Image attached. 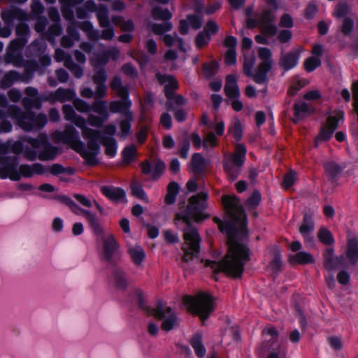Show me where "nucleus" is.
Here are the masks:
<instances>
[{
  "mask_svg": "<svg viewBox=\"0 0 358 358\" xmlns=\"http://www.w3.org/2000/svg\"><path fill=\"white\" fill-rule=\"evenodd\" d=\"M48 141V137L45 134H40L36 138H29L27 140L34 149L37 150H41Z\"/></svg>",
  "mask_w": 358,
  "mask_h": 358,
  "instance_id": "obj_54",
  "label": "nucleus"
},
{
  "mask_svg": "<svg viewBox=\"0 0 358 358\" xmlns=\"http://www.w3.org/2000/svg\"><path fill=\"white\" fill-rule=\"evenodd\" d=\"M64 66L67 68L76 78H80L83 76V69L80 66L73 62L72 57H69L66 61H65Z\"/></svg>",
  "mask_w": 358,
  "mask_h": 358,
  "instance_id": "obj_53",
  "label": "nucleus"
},
{
  "mask_svg": "<svg viewBox=\"0 0 358 358\" xmlns=\"http://www.w3.org/2000/svg\"><path fill=\"white\" fill-rule=\"evenodd\" d=\"M27 43V38H18L11 41L8 45V50L10 52H17L22 50Z\"/></svg>",
  "mask_w": 358,
  "mask_h": 358,
  "instance_id": "obj_62",
  "label": "nucleus"
},
{
  "mask_svg": "<svg viewBox=\"0 0 358 358\" xmlns=\"http://www.w3.org/2000/svg\"><path fill=\"white\" fill-rule=\"evenodd\" d=\"M124 117L125 118L120 122V129L122 136H127L130 133L131 122L134 120V115L132 112H127Z\"/></svg>",
  "mask_w": 358,
  "mask_h": 358,
  "instance_id": "obj_36",
  "label": "nucleus"
},
{
  "mask_svg": "<svg viewBox=\"0 0 358 358\" xmlns=\"http://www.w3.org/2000/svg\"><path fill=\"white\" fill-rule=\"evenodd\" d=\"M222 204L225 214L236 226L240 232L241 238H246V215L239 198L236 195L224 194L222 196Z\"/></svg>",
  "mask_w": 358,
  "mask_h": 358,
  "instance_id": "obj_3",
  "label": "nucleus"
},
{
  "mask_svg": "<svg viewBox=\"0 0 358 358\" xmlns=\"http://www.w3.org/2000/svg\"><path fill=\"white\" fill-rule=\"evenodd\" d=\"M22 104L27 111H30L29 110L32 108L40 109L41 107V100L37 97L34 99L24 97L22 100Z\"/></svg>",
  "mask_w": 358,
  "mask_h": 358,
  "instance_id": "obj_55",
  "label": "nucleus"
},
{
  "mask_svg": "<svg viewBox=\"0 0 358 358\" xmlns=\"http://www.w3.org/2000/svg\"><path fill=\"white\" fill-rule=\"evenodd\" d=\"M258 56L263 61L259 64V73L256 75V83L266 84L268 83L267 73L272 68L271 52L267 48H259Z\"/></svg>",
  "mask_w": 358,
  "mask_h": 358,
  "instance_id": "obj_10",
  "label": "nucleus"
},
{
  "mask_svg": "<svg viewBox=\"0 0 358 358\" xmlns=\"http://www.w3.org/2000/svg\"><path fill=\"white\" fill-rule=\"evenodd\" d=\"M96 17L100 27H108L110 25V20L108 10L106 6H100L96 10Z\"/></svg>",
  "mask_w": 358,
  "mask_h": 358,
  "instance_id": "obj_44",
  "label": "nucleus"
},
{
  "mask_svg": "<svg viewBox=\"0 0 358 358\" xmlns=\"http://www.w3.org/2000/svg\"><path fill=\"white\" fill-rule=\"evenodd\" d=\"M31 78V72L28 69H25V74L20 75L16 71H9L4 74L0 82V87L6 90L10 87L15 82L22 81L28 83Z\"/></svg>",
  "mask_w": 358,
  "mask_h": 358,
  "instance_id": "obj_16",
  "label": "nucleus"
},
{
  "mask_svg": "<svg viewBox=\"0 0 358 358\" xmlns=\"http://www.w3.org/2000/svg\"><path fill=\"white\" fill-rule=\"evenodd\" d=\"M166 169V165L163 161L159 159L155 160L154 168L152 173V179L153 180H158L163 174Z\"/></svg>",
  "mask_w": 358,
  "mask_h": 358,
  "instance_id": "obj_52",
  "label": "nucleus"
},
{
  "mask_svg": "<svg viewBox=\"0 0 358 358\" xmlns=\"http://www.w3.org/2000/svg\"><path fill=\"white\" fill-rule=\"evenodd\" d=\"M113 278L115 280V286L118 289H125L127 286V280L125 278V273L120 269H115L113 272Z\"/></svg>",
  "mask_w": 358,
  "mask_h": 358,
  "instance_id": "obj_48",
  "label": "nucleus"
},
{
  "mask_svg": "<svg viewBox=\"0 0 358 358\" xmlns=\"http://www.w3.org/2000/svg\"><path fill=\"white\" fill-rule=\"evenodd\" d=\"M185 103L186 100L182 95L173 94L171 99H167L165 105L167 110L173 111L176 106H182Z\"/></svg>",
  "mask_w": 358,
  "mask_h": 358,
  "instance_id": "obj_41",
  "label": "nucleus"
},
{
  "mask_svg": "<svg viewBox=\"0 0 358 358\" xmlns=\"http://www.w3.org/2000/svg\"><path fill=\"white\" fill-rule=\"evenodd\" d=\"M128 252L132 261L136 265H140L145 257L143 250L139 246L131 248Z\"/></svg>",
  "mask_w": 358,
  "mask_h": 358,
  "instance_id": "obj_46",
  "label": "nucleus"
},
{
  "mask_svg": "<svg viewBox=\"0 0 358 358\" xmlns=\"http://www.w3.org/2000/svg\"><path fill=\"white\" fill-rule=\"evenodd\" d=\"M1 17L7 26H10L15 19L19 20H26L27 19V13L19 8L5 10L1 12Z\"/></svg>",
  "mask_w": 358,
  "mask_h": 358,
  "instance_id": "obj_22",
  "label": "nucleus"
},
{
  "mask_svg": "<svg viewBox=\"0 0 358 358\" xmlns=\"http://www.w3.org/2000/svg\"><path fill=\"white\" fill-rule=\"evenodd\" d=\"M325 173L331 178L336 177L342 171L341 167L334 162H327L323 164Z\"/></svg>",
  "mask_w": 358,
  "mask_h": 358,
  "instance_id": "obj_45",
  "label": "nucleus"
},
{
  "mask_svg": "<svg viewBox=\"0 0 358 358\" xmlns=\"http://www.w3.org/2000/svg\"><path fill=\"white\" fill-rule=\"evenodd\" d=\"M296 178V173L292 170L289 171L284 176L282 187L285 189H288L294 184Z\"/></svg>",
  "mask_w": 358,
  "mask_h": 358,
  "instance_id": "obj_59",
  "label": "nucleus"
},
{
  "mask_svg": "<svg viewBox=\"0 0 358 358\" xmlns=\"http://www.w3.org/2000/svg\"><path fill=\"white\" fill-rule=\"evenodd\" d=\"M110 87L119 98L124 99L129 98V88L127 85H122V80L119 76H114L112 78Z\"/></svg>",
  "mask_w": 358,
  "mask_h": 358,
  "instance_id": "obj_26",
  "label": "nucleus"
},
{
  "mask_svg": "<svg viewBox=\"0 0 358 358\" xmlns=\"http://www.w3.org/2000/svg\"><path fill=\"white\" fill-rule=\"evenodd\" d=\"M152 16L155 20L166 21L172 17V14L167 8L163 9L160 7H155L152 10Z\"/></svg>",
  "mask_w": 358,
  "mask_h": 358,
  "instance_id": "obj_47",
  "label": "nucleus"
},
{
  "mask_svg": "<svg viewBox=\"0 0 358 358\" xmlns=\"http://www.w3.org/2000/svg\"><path fill=\"white\" fill-rule=\"evenodd\" d=\"M99 141L106 148L105 153L106 155L109 157L115 156L116 153V141L114 138L102 136L99 131V137L95 140V143L99 146L97 143Z\"/></svg>",
  "mask_w": 358,
  "mask_h": 358,
  "instance_id": "obj_29",
  "label": "nucleus"
},
{
  "mask_svg": "<svg viewBox=\"0 0 358 358\" xmlns=\"http://www.w3.org/2000/svg\"><path fill=\"white\" fill-rule=\"evenodd\" d=\"M210 41V35L205 33L203 31L199 32L195 39V43L198 48H202L206 45Z\"/></svg>",
  "mask_w": 358,
  "mask_h": 358,
  "instance_id": "obj_64",
  "label": "nucleus"
},
{
  "mask_svg": "<svg viewBox=\"0 0 358 358\" xmlns=\"http://www.w3.org/2000/svg\"><path fill=\"white\" fill-rule=\"evenodd\" d=\"M317 236L318 240L326 245H332L335 242L331 232L324 227H322L318 229Z\"/></svg>",
  "mask_w": 358,
  "mask_h": 358,
  "instance_id": "obj_35",
  "label": "nucleus"
},
{
  "mask_svg": "<svg viewBox=\"0 0 358 358\" xmlns=\"http://www.w3.org/2000/svg\"><path fill=\"white\" fill-rule=\"evenodd\" d=\"M62 112L64 117L66 120L71 121L75 125L81 129L83 137L87 141V146L90 150H97L99 146L95 143V140L99 137V131L87 127L86 120L76 115L72 106L64 105Z\"/></svg>",
  "mask_w": 358,
  "mask_h": 358,
  "instance_id": "obj_7",
  "label": "nucleus"
},
{
  "mask_svg": "<svg viewBox=\"0 0 358 358\" xmlns=\"http://www.w3.org/2000/svg\"><path fill=\"white\" fill-rule=\"evenodd\" d=\"M260 33L275 36L278 29L275 24V15L271 9H264L257 16Z\"/></svg>",
  "mask_w": 358,
  "mask_h": 358,
  "instance_id": "obj_13",
  "label": "nucleus"
},
{
  "mask_svg": "<svg viewBox=\"0 0 358 358\" xmlns=\"http://www.w3.org/2000/svg\"><path fill=\"white\" fill-rule=\"evenodd\" d=\"M173 25L169 22H164L160 24L155 23L151 25L152 31L156 35H162L171 31Z\"/></svg>",
  "mask_w": 358,
  "mask_h": 358,
  "instance_id": "obj_51",
  "label": "nucleus"
},
{
  "mask_svg": "<svg viewBox=\"0 0 358 358\" xmlns=\"http://www.w3.org/2000/svg\"><path fill=\"white\" fill-rule=\"evenodd\" d=\"M8 113L10 116L17 120L18 125L26 131L41 129L47 123L45 114L40 113L36 115L31 111L22 112L16 106H10L8 108Z\"/></svg>",
  "mask_w": 358,
  "mask_h": 358,
  "instance_id": "obj_6",
  "label": "nucleus"
},
{
  "mask_svg": "<svg viewBox=\"0 0 358 358\" xmlns=\"http://www.w3.org/2000/svg\"><path fill=\"white\" fill-rule=\"evenodd\" d=\"M15 34L18 38H27L29 35V27L24 22L19 23L15 28Z\"/></svg>",
  "mask_w": 358,
  "mask_h": 358,
  "instance_id": "obj_63",
  "label": "nucleus"
},
{
  "mask_svg": "<svg viewBox=\"0 0 358 358\" xmlns=\"http://www.w3.org/2000/svg\"><path fill=\"white\" fill-rule=\"evenodd\" d=\"M315 228V223L313 220L312 214L305 213L303 217L301 224L299 227V232L302 236H308V234H311Z\"/></svg>",
  "mask_w": 358,
  "mask_h": 358,
  "instance_id": "obj_34",
  "label": "nucleus"
},
{
  "mask_svg": "<svg viewBox=\"0 0 358 358\" xmlns=\"http://www.w3.org/2000/svg\"><path fill=\"white\" fill-rule=\"evenodd\" d=\"M91 110L99 114V115L104 117L105 119H108L109 113L106 108V102L102 100L96 99L92 103L91 106Z\"/></svg>",
  "mask_w": 358,
  "mask_h": 358,
  "instance_id": "obj_42",
  "label": "nucleus"
},
{
  "mask_svg": "<svg viewBox=\"0 0 358 358\" xmlns=\"http://www.w3.org/2000/svg\"><path fill=\"white\" fill-rule=\"evenodd\" d=\"M130 187L131 194L132 196L142 200L146 203L149 202L148 197L143 190L142 185L139 182L133 181Z\"/></svg>",
  "mask_w": 358,
  "mask_h": 358,
  "instance_id": "obj_38",
  "label": "nucleus"
},
{
  "mask_svg": "<svg viewBox=\"0 0 358 358\" xmlns=\"http://www.w3.org/2000/svg\"><path fill=\"white\" fill-rule=\"evenodd\" d=\"M101 192L109 200L115 202L126 203V193L120 187L112 185H104L101 187Z\"/></svg>",
  "mask_w": 358,
  "mask_h": 358,
  "instance_id": "obj_19",
  "label": "nucleus"
},
{
  "mask_svg": "<svg viewBox=\"0 0 358 358\" xmlns=\"http://www.w3.org/2000/svg\"><path fill=\"white\" fill-rule=\"evenodd\" d=\"M155 78L159 85H164V92L166 99H171L175 92L179 89V83L173 75L158 72L155 74Z\"/></svg>",
  "mask_w": 358,
  "mask_h": 358,
  "instance_id": "obj_14",
  "label": "nucleus"
},
{
  "mask_svg": "<svg viewBox=\"0 0 358 358\" xmlns=\"http://www.w3.org/2000/svg\"><path fill=\"white\" fill-rule=\"evenodd\" d=\"M346 255L350 262L355 264L358 260V238H350L348 240Z\"/></svg>",
  "mask_w": 358,
  "mask_h": 358,
  "instance_id": "obj_30",
  "label": "nucleus"
},
{
  "mask_svg": "<svg viewBox=\"0 0 358 358\" xmlns=\"http://www.w3.org/2000/svg\"><path fill=\"white\" fill-rule=\"evenodd\" d=\"M236 45L237 40L232 36H227L223 41V45L227 48L224 55V63L227 66H234L236 64Z\"/></svg>",
  "mask_w": 358,
  "mask_h": 358,
  "instance_id": "obj_18",
  "label": "nucleus"
},
{
  "mask_svg": "<svg viewBox=\"0 0 358 358\" xmlns=\"http://www.w3.org/2000/svg\"><path fill=\"white\" fill-rule=\"evenodd\" d=\"M218 68V62L215 60H212L210 62L204 63L202 65L203 76L206 78H213L217 72Z\"/></svg>",
  "mask_w": 358,
  "mask_h": 358,
  "instance_id": "obj_39",
  "label": "nucleus"
},
{
  "mask_svg": "<svg viewBox=\"0 0 358 358\" xmlns=\"http://www.w3.org/2000/svg\"><path fill=\"white\" fill-rule=\"evenodd\" d=\"M288 262L291 264H298L301 265L313 264L315 259L313 255L306 252H298L294 255L289 256Z\"/></svg>",
  "mask_w": 358,
  "mask_h": 358,
  "instance_id": "obj_28",
  "label": "nucleus"
},
{
  "mask_svg": "<svg viewBox=\"0 0 358 358\" xmlns=\"http://www.w3.org/2000/svg\"><path fill=\"white\" fill-rule=\"evenodd\" d=\"M175 221L181 220L185 224L183 229L184 243L182 246L183 255L182 261L189 262L196 257L200 252L201 237L197 229L192 225L190 217L187 215L176 213Z\"/></svg>",
  "mask_w": 358,
  "mask_h": 358,
  "instance_id": "obj_2",
  "label": "nucleus"
},
{
  "mask_svg": "<svg viewBox=\"0 0 358 358\" xmlns=\"http://www.w3.org/2000/svg\"><path fill=\"white\" fill-rule=\"evenodd\" d=\"M0 164L2 166L0 169L1 178L5 179L9 178L10 180L15 181H17L20 179V173L17 169L18 165L17 157H0Z\"/></svg>",
  "mask_w": 358,
  "mask_h": 358,
  "instance_id": "obj_11",
  "label": "nucleus"
},
{
  "mask_svg": "<svg viewBox=\"0 0 358 358\" xmlns=\"http://www.w3.org/2000/svg\"><path fill=\"white\" fill-rule=\"evenodd\" d=\"M208 194L206 192H201L192 195L188 199L187 211L188 215L196 223H200L204 220L210 217V215L203 211L208 208Z\"/></svg>",
  "mask_w": 358,
  "mask_h": 358,
  "instance_id": "obj_8",
  "label": "nucleus"
},
{
  "mask_svg": "<svg viewBox=\"0 0 358 358\" xmlns=\"http://www.w3.org/2000/svg\"><path fill=\"white\" fill-rule=\"evenodd\" d=\"M189 166L195 176H199L204 173L206 167V162L200 153H194L192 156Z\"/></svg>",
  "mask_w": 358,
  "mask_h": 358,
  "instance_id": "obj_25",
  "label": "nucleus"
},
{
  "mask_svg": "<svg viewBox=\"0 0 358 358\" xmlns=\"http://www.w3.org/2000/svg\"><path fill=\"white\" fill-rule=\"evenodd\" d=\"M87 148L90 150V151L87 150L85 148L83 143H82L81 149L75 151L78 152L81 155V157L86 160L87 164L95 165L96 164V159L95 158V156L98 152L99 148L97 150H90L88 147Z\"/></svg>",
  "mask_w": 358,
  "mask_h": 358,
  "instance_id": "obj_37",
  "label": "nucleus"
},
{
  "mask_svg": "<svg viewBox=\"0 0 358 358\" xmlns=\"http://www.w3.org/2000/svg\"><path fill=\"white\" fill-rule=\"evenodd\" d=\"M189 343L193 348L195 354L199 358H203L206 355V348L202 343V336L200 334H194L189 340Z\"/></svg>",
  "mask_w": 358,
  "mask_h": 358,
  "instance_id": "obj_31",
  "label": "nucleus"
},
{
  "mask_svg": "<svg viewBox=\"0 0 358 358\" xmlns=\"http://www.w3.org/2000/svg\"><path fill=\"white\" fill-rule=\"evenodd\" d=\"M131 106V101L127 99L121 100L112 101L109 103V110L113 113H121L125 116L127 112H131L129 108Z\"/></svg>",
  "mask_w": 358,
  "mask_h": 358,
  "instance_id": "obj_24",
  "label": "nucleus"
},
{
  "mask_svg": "<svg viewBox=\"0 0 358 358\" xmlns=\"http://www.w3.org/2000/svg\"><path fill=\"white\" fill-rule=\"evenodd\" d=\"M182 303L188 312L199 317L203 324L213 311V297L204 292L195 296L186 295L182 298Z\"/></svg>",
  "mask_w": 358,
  "mask_h": 358,
  "instance_id": "obj_5",
  "label": "nucleus"
},
{
  "mask_svg": "<svg viewBox=\"0 0 358 358\" xmlns=\"http://www.w3.org/2000/svg\"><path fill=\"white\" fill-rule=\"evenodd\" d=\"M113 22L119 26L122 31H133L134 30V24L132 20H124L122 17H113Z\"/></svg>",
  "mask_w": 358,
  "mask_h": 358,
  "instance_id": "obj_43",
  "label": "nucleus"
},
{
  "mask_svg": "<svg viewBox=\"0 0 358 358\" xmlns=\"http://www.w3.org/2000/svg\"><path fill=\"white\" fill-rule=\"evenodd\" d=\"M243 166H237L236 165H223V169L227 178L231 180H235L238 178L241 173Z\"/></svg>",
  "mask_w": 358,
  "mask_h": 358,
  "instance_id": "obj_50",
  "label": "nucleus"
},
{
  "mask_svg": "<svg viewBox=\"0 0 358 358\" xmlns=\"http://www.w3.org/2000/svg\"><path fill=\"white\" fill-rule=\"evenodd\" d=\"M301 51L299 50H291L287 53L282 54L279 59V66L284 69L288 71L296 66Z\"/></svg>",
  "mask_w": 358,
  "mask_h": 358,
  "instance_id": "obj_20",
  "label": "nucleus"
},
{
  "mask_svg": "<svg viewBox=\"0 0 358 358\" xmlns=\"http://www.w3.org/2000/svg\"><path fill=\"white\" fill-rule=\"evenodd\" d=\"M334 252V250L333 248H327L324 250L323 253L324 266L328 271L336 269L342 263L343 257H335Z\"/></svg>",
  "mask_w": 358,
  "mask_h": 358,
  "instance_id": "obj_21",
  "label": "nucleus"
},
{
  "mask_svg": "<svg viewBox=\"0 0 358 358\" xmlns=\"http://www.w3.org/2000/svg\"><path fill=\"white\" fill-rule=\"evenodd\" d=\"M139 307L149 315H153L157 320H162L168 315L161 324V328L165 331H169L178 325L176 315L169 306H166L161 301H158L155 308L150 309L144 302L143 294L141 290H136Z\"/></svg>",
  "mask_w": 358,
  "mask_h": 358,
  "instance_id": "obj_4",
  "label": "nucleus"
},
{
  "mask_svg": "<svg viewBox=\"0 0 358 358\" xmlns=\"http://www.w3.org/2000/svg\"><path fill=\"white\" fill-rule=\"evenodd\" d=\"M343 117V113L339 112L336 116H329L326 123L320 128L319 134L315 137L314 143L317 147L320 141H327L329 140L335 130L338 127V123L340 119Z\"/></svg>",
  "mask_w": 358,
  "mask_h": 358,
  "instance_id": "obj_12",
  "label": "nucleus"
},
{
  "mask_svg": "<svg viewBox=\"0 0 358 358\" xmlns=\"http://www.w3.org/2000/svg\"><path fill=\"white\" fill-rule=\"evenodd\" d=\"M57 148L52 145L48 141L38 153V158L41 161L52 160L57 156Z\"/></svg>",
  "mask_w": 358,
  "mask_h": 358,
  "instance_id": "obj_32",
  "label": "nucleus"
},
{
  "mask_svg": "<svg viewBox=\"0 0 358 358\" xmlns=\"http://www.w3.org/2000/svg\"><path fill=\"white\" fill-rule=\"evenodd\" d=\"M74 96V92L69 89L59 87L54 94V98L59 102L71 101Z\"/></svg>",
  "mask_w": 358,
  "mask_h": 358,
  "instance_id": "obj_40",
  "label": "nucleus"
},
{
  "mask_svg": "<svg viewBox=\"0 0 358 358\" xmlns=\"http://www.w3.org/2000/svg\"><path fill=\"white\" fill-rule=\"evenodd\" d=\"M246 152V147L243 144H236L234 152L224 155L223 165L243 166L245 162Z\"/></svg>",
  "mask_w": 358,
  "mask_h": 358,
  "instance_id": "obj_15",
  "label": "nucleus"
},
{
  "mask_svg": "<svg viewBox=\"0 0 358 358\" xmlns=\"http://www.w3.org/2000/svg\"><path fill=\"white\" fill-rule=\"evenodd\" d=\"M294 115L296 120H294V122L302 120L307 116L311 115L314 112V108L312 106L305 102L295 103L293 106Z\"/></svg>",
  "mask_w": 358,
  "mask_h": 358,
  "instance_id": "obj_23",
  "label": "nucleus"
},
{
  "mask_svg": "<svg viewBox=\"0 0 358 358\" xmlns=\"http://www.w3.org/2000/svg\"><path fill=\"white\" fill-rule=\"evenodd\" d=\"M255 57L253 56L251 57H246L244 56V61L243 64V71L244 74L251 78L254 82L256 83L257 78L256 75L259 73V66H257L256 71L255 73L252 72V69L255 65Z\"/></svg>",
  "mask_w": 358,
  "mask_h": 358,
  "instance_id": "obj_33",
  "label": "nucleus"
},
{
  "mask_svg": "<svg viewBox=\"0 0 358 358\" xmlns=\"http://www.w3.org/2000/svg\"><path fill=\"white\" fill-rule=\"evenodd\" d=\"M321 60L318 57H310L305 59L303 66L307 72H312L320 66Z\"/></svg>",
  "mask_w": 358,
  "mask_h": 358,
  "instance_id": "obj_56",
  "label": "nucleus"
},
{
  "mask_svg": "<svg viewBox=\"0 0 358 358\" xmlns=\"http://www.w3.org/2000/svg\"><path fill=\"white\" fill-rule=\"evenodd\" d=\"M136 154V148L134 145L126 147L122 152V158L124 163L129 164Z\"/></svg>",
  "mask_w": 358,
  "mask_h": 358,
  "instance_id": "obj_61",
  "label": "nucleus"
},
{
  "mask_svg": "<svg viewBox=\"0 0 358 358\" xmlns=\"http://www.w3.org/2000/svg\"><path fill=\"white\" fill-rule=\"evenodd\" d=\"M354 20L349 17H345L342 21L341 26V31L344 36H349L353 31Z\"/></svg>",
  "mask_w": 358,
  "mask_h": 358,
  "instance_id": "obj_58",
  "label": "nucleus"
},
{
  "mask_svg": "<svg viewBox=\"0 0 358 358\" xmlns=\"http://www.w3.org/2000/svg\"><path fill=\"white\" fill-rule=\"evenodd\" d=\"M81 210L83 215L85 216L87 221L88 222V223L90 224L91 228L92 229L93 232L97 236V238H99V237L103 236V230L101 226L100 225L99 220L96 217V215L86 210Z\"/></svg>",
  "mask_w": 358,
  "mask_h": 358,
  "instance_id": "obj_27",
  "label": "nucleus"
},
{
  "mask_svg": "<svg viewBox=\"0 0 358 358\" xmlns=\"http://www.w3.org/2000/svg\"><path fill=\"white\" fill-rule=\"evenodd\" d=\"M101 239L103 243V258L106 261L113 262V257L119 249V244L113 235L109 234L97 238Z\"/></svg>",
  "mask_w": 358,
  "mask_h": 358,
  "instance_id": "obj_17",
  "label": "nucleus"
},
{
  "mask_svg": "<svg viewBox=\"0 0 358 358\" xmlns=\"http://www.w3.org/2000/svg\"><path fill=\"white\" fill-rule=\"evenodd\" d=\"M349 6L345 2L338 3L334 9L333 15L336 18L345 17L349 13Z\"/></svg>",
  "mask_w": 358,
  "mask_h": 358,
  "instance_id": "obj_57",
  "label": "nucleus"
},
{
  "mask_svg": "<svg viewBox=\"0 0 358 358\" xmlns=\"http://www.w3.org/2000/svg\"><path fill=\"white\" fill-rule=\"evenodd\" d=\"M307 84L308 81L306 79L293 81L288 90V94L289 96H294L298 91H299L301 88L304 87Z\"/></svg>",
  "mask_w": 358,
  "mask_h": 358,
  "instance_id": "obj_60",
  "label": "nucleus"
},
{
  "mask_svg": "<svg viewBox=\"0 0 358 358\" xmlns=\"http://www.w3.org/2000/svg\"><path fill=\"white\" fill-rule=\"evenodd\" d=\"M213 221L217 224L221 232L226 233L228 250L219 262L206 260L205 266L210 267L214 274L222 273L229 278L240 279L243 276L245 264L250 261V248L238 241L244 238H241L240 232L232 222L224 223L217 217H214Z\"/></svg>",
  "mask_w": 358,
  "mask_h": 358,
  "instance_id": "obj_1",
  "label": "nucleus"
},
{
  "mask_svg": "<svg viewBox=\"0 0 358 358\" xmlns=\"http://www.w3.org/2000/svg\"><path fill=\"white\" fill-rule=\"evenodd\" d=\"M55 142H62L69 145L73 150H78L82 148V142L79 139L76 129L71 125L65 127L63 131H56L53 134Z\"/></svg>",
  "mask_w": 358,
  "mask_h": 358,
  "instance_id": "obj_9",
  "label": "nucleus"
},
{
  "mask_svg": "<svg viewBox=\"0 0 358 358\" xmlns=\"http://www.w3.org/2000/svg\"><path fill=\"white\" fill-rule=\"evenodd\" d=\"M262 200V196L258 190H255L246 200L245 206L248 210H255Z\"/></svg>",
  "mask_w": 358,
  "mask_h": 358,
  "instance_id": "obj_49",
  "label": "nucleus"
}]
</instances>
